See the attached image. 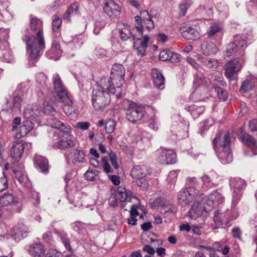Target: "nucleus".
<instances>
[{
  "label": "nucleus",
  "instance_id": "obj_6",
  "mask_svg": "<svg viewBox=\"0 0 257 257\" xmlns=\"http://www.w3.org/2000/svg\"><path fill=\"white\" fill-rule=\"evenodd\" d=\"M125 69L122 65L115 63L113 64L110 72V79L115 84L116 87H121L124 83Z\"/></svg>",
  "mask_w": 257,
  "mask_h": 257
},
{
  "label": "nucleus",
  "instance_id": "obj_57",
  "mask_svg": "<svg viewBox=\"0 0 257 257\" xmlns=\"http://www.w3.org/2000/svg\"><path fill=\"white\" fill-rule=\"evenodd\" d=\"M102 164L103 169L106 173L112 172V169L109 164L107 162V159L105 158H103L102 159Z\"/></svg>",
  "mask_w": 257,
  "mask_h": 257
},
{
  "label": "nucleus",
  "instance_id": "obj_3",
  "mask_svg": "<svg viewBox=\"0 0 257 257\" xmlns=\"http://www.w3.org/2000/svg\"><path fill=\"white\" fill-rule=\"evenodd\" d=\"M91 102L96 110L102 111L107 108L110 104V94L105 90L94 89L92 91Z\"/></svg>",
  "mask_w": 257,
  "mask_h": 257
},
{
  "label": "nucleus",
  "instance_id": "obj_35",
  "mask_svg": "<svg viewBox=\"0 0 257 257\" xmlns=\"http://www.w3.org/2000/svg\"><path fill=\"white\" fill-rule=\"evenodd\" d=\"M222 30V27L220 24L216 22L212 23L208 29L207 35L209 37H211L221 32Z\"/></svg>",
  "mask_w": 257,
  "mask_h": 257
},
{
  "label": "nucleus",
  "instance_id": "obj_41",
  "mask_svg": "<svg viewBox=\"0 0 257 257\" xmlns=\"http://www.w3.org/2000/svg\"><path fill=\"white\" fill-rule=\"evenodd\" d=\"M219 190L212 191L209 195L210 197L212 199L215 203H217L218 204L222 203L225 200L224 197L222 194L219 191Z\"/></svg>",
  "mask_w": 257,
  "mask_h": 257
},
{
  "label": "nucleus",
  "instance_id": "obj_55",
  "mask_svg": "<svg viewBox=\"0 0 257 257\" xmlns=\"http://www.w3.org/2000/svg\"><path fill=\"white\" fill-rule=\"evenodd\" d=\"M186 185L188 186H193L194 188L199 187V184L198 183L197 179L195 177H188L186 180Z\"/></svg>",
  "mask_w": 257,
  "mask_h": 257
},
{
  "label": "nucleus",
  "instance_id": "obj_16",
  "mask_svg": "<svg viewBox=\"0 0 257 257\" xmlns=\"http://www.w3.org/2000/svg\"><path fill=\"white\" fill-rule=\"evenodd\" d=\"M150 169L144 165L134 166L131 170V175L134 178L146 177L150 174Z\"/></svg>",
  "mask_w": 257,
  "mask_h": 257
},
{
  "label": "nucleus",
  "instance_id": "obj_30",
  "mask_svg": "<svg viewBox=\"0 0 257 257\" xmlns=\"http://www.w3.org/2000/svg\"><path fill=\"white\" fill-rule=\"evenodd\" d=\"M34 161L42 172L46 173L48 172V161L46 158L40 155H35Z\"/></svg>",
  "mask_w": 257,
  "mask_h": 257
},
{
  "label": "nucleus",
  "instance_id": "obj_50",
  "mask_svg": "<svg viewBox=\"0 0 257 257\" xmlns=\"http://www.w3.org/2000/svg\"><path fill=\"white\" fill-rule=\"evenodd\" d=\"M43 110L46 114L54 115L56 114V111L54 107L47 103L44 104Z\"/></svg>",
  "mask_w": 257,
  "mask_h": 257
},
{
  "label": "nucleus",
  "instance_id": "obj_32",
  "mask_svg": "<svg viewBox=\"0 0 257 257\" xmlns=\"http://www.w3.org/2000/svg\"><path fill=\"white\" fill-rule=\"evenodd\" d=\"M229 185L231 188L234 189V190L238 192H240L246 186L244 180L238 177L230 178L229 179Z\"/></svg>",
  "mask_w": 257,
  "mask_h": 257
},
{
  "label": "nucleus",
  "instance_id": "obj_4",
  "mask_svg": "<svg viewBox=\"0 0 257 257\" xmlns=\"http://www.w3.org/2000/svg\"><path fill=\"white\" fill-rule=\"evenodd\" d=\"M230 137L229 133H227L223 137V140L220 145L221 150L217 156L221 162L223 164H228L232 160V155L230 149Z\"/></svg>",
  "mask_w": 257,
  "mask_h": 257
},
{
  "label": "nucleus",
  "instance_id": "obj_7",
  "mask_svg": "<svg viewBox=\"0 0 257 257\" xmlns=\"http://www.w3.org/2000/svg\"><path fill=\"white\" fill-rule=\"evenodd\" d=\"M241 63H243L242 59H234L225 64L224 75L230 81L235 79L236 74L241 70Z\"/></svg>",
  "mask_w": 257,
  "mask_h": 257
},
{
  "label": "nucleus",
  "instance_id": "obj_29",
  "mask_svg": "<svg viewBox=\"0 0 257 257\" xmlns=\"http://www.w3.org/2000/svg\"><path fill=\"white\" fill-rule=\"evenodd\" d=\"M201 50L206 56L215 54L217 52V48L215 44L211 42H205L201 45Z\"/></svg>",
  "mask_w": 257,
  "mask_h": 257
},
{
  "label": "nucleus",
  "instance_id": "obj_54",
  "mask_svg": "<svg viewBox=\"0 0 257 257\" xmlns=\"http://www.w3.org/2000/svg\"><path fill=\"white\" fill-rule=\"evenodd\" d=\"M73 229L81 233H83V230L84 229V224L80 221H76L72 224Z\"/></svg>",
  "mask_w": 257,
  "mask_h": 257
},
{
  "label": "nucleus",
  "instance_id": "obj_56",
  "mask_svg": "<svg viewBox=\"0 0 257 257\" xmlns=\"http://www.w3.org/2000/svg\"><path fill=\"white\" fill-rule=\"evenodd\" d=\"M140 204V201L139 200L138 203H136L135 202H132L130 204V213L131 216H136L138 215L139 212L137 211V207L138 205Z\"/></svg>",
  "mask_w": 257,
  "mask_h": 257
},
{
  "label": "nucleus",
  "instance_id": "obj_22",
  "mask_svg": "<svg viewBox=\"0 0 257 257\" xmlns=\"http://www.w3.org/2000/svg\"><path fill=\"white\" fill-rule=\"evenodd\" d=\"M18 203V198L10 193H5L0 196V206H13Z\"/></svg>",
  "mask_w": 257,
  "mask_h": 257
},
{
  "label": "nucleus",
  "instance_id": "obj_31",
  "mask_svg": "<svg viewBox=\"0 0 257 257\" xmlns=\"http://www.w3.org/2000/svg\"><path fill=\"white\" fill-rule=\"evenodd\" d=\"M177 211L176 206L169 201L163 203L161 205V212L167 217L174 215Z\"/></svg>",
  "mask_w": 257,
  "mask_h": 257
},
{
  "label": "nucleus",
  "instance_id": "obj_1",
  "mask_svg": "<svg viewBox=\"0 0 257 257\" xmlns=\"http://www.w3.org/2000/svg\"><path fill=\"white\" fill-rule=\"evenodd\" d=\"M30 31L36 33V37L25 35L23 38L27 46L28 51L31 58L39 57L45 49V41L43 32V22L34 15H30Z\"/></svg>",
  "mask_w": 257,
  "mask_h": 257
},
{
  "label": "nucleus",
  "instance_id": "obj_9",
  "mask_svg": "<svg viewBox=\"0 0 257 257\" xmlns=\"http://www.w3.org/2000/svg\"><path fill=\"white\" fill-rule=\"evenodd\" d=\"M157 159L162 164H173L176 162V155L172 150L160 149L157 152Z\"/></svg>",
  "mask_w": 257,
  "mask_h": 257
},
{
  "label": "nucleus",
  "instance_id": "obj_13",
  "mask_svg": "<svg viewBox=\"0 0 257 257\" xmlns=\"http://www.w3.org/2000/svg\"><path fill=\"white\" fill-rule=\"evenodd\" d=\"M139 37L136 38L134 42V46L135 50L137 51V53L138 55H144L146 49L148 47V43L150 40V38L147 35H145L143 37V40L140 38V36L139 34Z\"/></svg>",
  "mask_w": 257,
  "mask_h": 257
},
{
  "label": "nucleus",
  "instance_id": "obj_45",
  "mask_svg": "<svg viewBox=\"0 0 257 257\" xmlns=\"http://www.w3.org/2000/svg\"><path fill=\"white\" fill-rule=\"evenodd\" d=\"M136 22L138 24V26H136L133 29V31H136L139 34L140 36L143 35V26L142 25L143 19L141 16H136L135 18Z\"/></svg>",
  "mask_w": 257,
  "mask_h": 257
},
{
  "label": "nucleus",
  "instance_id": "obj_15",
  "mask_svg": "<svg viewBox=\"0 0 257 257\" xmlns=\"http://www.w3.org/2000/svg\"><path fill=\"white\" fill-rule=\"evenodd\" d=\"M25 146L21 141H16L13 143L11 150V156L15 162H18L21 158Z\"/></svg>",
  "mask_w": 257,
  "mask_h": 257
},
{
  "label": "nucleus",
  "instance_id": "obj_61",
  "mask_svg": "<svg viewBox=\"0 0 257 257\" xmlns=\"http://www.w3.org/2000/svg\"><path fill=\"white\" fill-rule=\"evenodd\" d=\"M47 77L43 73H39L36 76V80L41 84H45Z\"/></svg>",
  "mask_w": 257,
  "mask_h": 257
},
{
  "label": "nucleus",
  "instance_id": "obj_2",
  "mask_svg": "<svg viewBox=\"0 0 257 257\" xmlns=\"http://www.w3.org/2000/svg\"><path fill=\"white\" fill-rule=\"evenodd\" d=\"M53 81L54 89L59 100L64 105L63 108L64 111L67 114H70L72 111L71 107L73 104L71 95L68 93L66 88L63 85L60 77L58 74L53 75Z\"/></svg>",
  "mask_w": 257,
  "mask_h": 257
},
{
  "label": "nucleus",
  "instance_id": "obj_63",
  "mask_svg": "<svg viewBox=\"0 0 257 257\" xmlns=\"http://www.w3.org/2000/svg\"><path fill=\"white\" fill-rule=\"evenodd\" d=\"M109 157L113 167L115 169H117L119 166L117 162L116 155L114 153L111 152L109 154Z\"/></svg>",
  "mask_w": 257,
  "mask_h": 257
},
{
  "label": "nucleus",
  "instance_id": "obj_38",
  "mask_svg": "<svg viewBox=\"0 0 257 257\" xmlns=\"http://www.w3.org/2000/svg\"><path fill=\"white\" fill-rule=\"evenodd\" d=\"M242 142L251 148H257V142L252 136L246 134H243L241 136Z\"/></svg>",
  "mask_w": 257,
  "mask_h": 257
},
{
  "label": "nucleus",
  "instance_id": "obj_48",
  "mask_svg": "<svg viewBox=\"0 0 257 257\" xmlns=\"http://www.w3.org/2000/svg\"><path fill=\"white\" fill-rule=\"evenodd\" d=\"M202 205L204 206V209L206 210L207 213L213 209L214 205V202L212 199H211L209 195L207 199H206L202 204Z\"/></svg>",
  "mask_w": 257,
  "mask_h": 257
},
{
  "label": "nucleus",
  "instance_id": "obj_52",
  "mask_svg": "<svg viewBox=\"0 0 257 257\" xmlns=\"http://www.w3.org/2000/svg\"><path fill=\"white\" fill-rule=\"evenodd\" d=\"M236 44L234 43H230L227 46L226 50L225 51V56L229 57L233 54L236 51Z\"/></svg>",
  "mask_w": 257,
  "mask_h": 257
},
{
  "label": "nucleus",
  "instance_id": "obj_33",
  "mask_svg": "<svg viewBox=\"0 0 257 257\" xmlns=\"http://www.w3.org/2000/svg\"><path fill=\"white\" fill-rule=\"evenodd\" d=\"M13 171L15 177L21 184L25 183L27 180V177L25 173L24 166L23 165H20L19 170H18L16 166H14L13 169Z\"/></svg>",
  "mask_w": 257,
  "mask_h": 257
},
{
  "label": "nucleus",
  "instance_id": "obj_39",
  "mask_svg": "<svg viewBox=\"0 0 257 257\" xmlns=\"http://www.w3.org/2000/svg\"><path fill=\"white\" fill-rule=\"evenodd\" d=\"M249 34L245 33L244 34L237 35L235 36L234 41L237 43L241 47H246L247 44V40Z\"/></svg>",
  "mask_w": 257,
  "mask_h": 257
},
{
  "label": "nucleus",
  "instance_id": "obj_8",
  "mask_svg": "<svg viewBox=\"0 0 257 257\" xmlns=\"http://www.w3.org/2000/svg\"><path fill=\"white\" fill-rule=\"evenodd\" d=\"M116 196L121 202V207L124 208L127 204L135 202L139 203V199L134 196H133L132 192L123 188H118L116 191Z\"/></svg>",
  "mask_w": 257,
  "mask_h": 257
},
{
  "label": "nucleus",
  "instance_id": "obj_64",
  "mask_svg": "<svg viewBox=\"0 0 257 257\" xmlns=\"http://www.w3.org/2000/svg\"><path fill=\"white\" fill-rule=\"evenodd\" d=\"M46 257H62L61 253L56 250H49L46 254Z\"/></svg>",
  "mask_w": 257,
  "mask_h": 257
},
{
  "label": "nucleus",
  "instance_id": "obj_24",
  "mask_svg": "<svg viewBox=\"0 0 257 257\" xmlns=\"http://www.w3.org/2000/svg\"><path fill=\"white\" fill-rule=\"evenodd\" d=\"M152 76L155 86L159 89L164 88V77L160 70L154 68L152 70Z\"/></svg>",
  "mask_w": 257,
  "mask_h": 257
},
{
  "label": "nucleus",
  "instance_id": "obj_43",
  "mask_svg": "<svg viewBox=\"0 0 257 257\" xmlns=\"http://www.w3.org/2000/svg\"><path fill=\"white\" fill-rule=\"evenodd\" d=\"M140 104H137L128 99H124L122 102V107L124 109L127 110V112L134 109Z\"/></svg>",
  "mask_w": 257,
  "mask_h": 257
},
{
  "label": "nucleus",
  "instance_id": "obj_20",
  "mask_svg": "<svg viewBox=\"0 0 257 257\" xmlns=\"http://www.w3.org/2000/svg\"><path fill=\"white\" fill-rule=\"evenodd\" d=\"M68 160L71 161L74 165H78L86 161L85 156L83 151L74 149L70 152Z\"/></svg>",
  "mask_w": 257,
  "mask_h": 257
},
{
  "label": "nucleus",
  "instance_id": "obj_60",
  "mask_svg": "<svg viewBox=\"0 0 257 257\" xmlns=\"http://www.w3.org/2000/svg\"><path fill=\"white\" fill-rule=\"evenodd\" d=\"M241 195L239 193V192H238L236 190H233L232 192V204L233 205L235 206L237 203L238 202Z\"/></svg>",
  "mask_w": 257,
  "mask_h": 257
},
{
  "label": "nucleus",
  "instance_id": "obj_47",
  "mask_svg": "<svg viewBox=\"0 0 257 257\" xmlns=\"http://www.w3.org/2000/svg\"><path fill=\"white\" fill-rule=\"evenodd\" d=\"M97 173V171L96 170L87 171L84 174V177L88 181H95L98 179V178Z\"/></svg>",
  "mask_w": 257,
  "mask_h": 257
},
{
  "label": "nucleus",
  "instance_id": "obj_62",
  "mask_svg": "<svg viewBox=\"0 0 257 257\" xmlns=\"http://www.w3.org/2000/svg\"><path fill=\"white\" fill-rule=\"evenodd\" d=\"M224 217L220 210H217L213 217V220L216 223H220L222 221V218Z\"/></svg>",
  "mask_w": 257,
  "mask_h": 257
},
{
  "label": "nucleus",
  "instance_id": "obj_10",
  "mask_svg": "<svg viewBox=\"0 0 257 257\" xmlns=\"http://www.w3.org/2000/svg\"><path fill=\"white\" fill-rule=\"evenodd\" d=\"M103 8L104 13L111 19L116 18L120 14V8L113 0H105Z\"/></svg>",
  "mask_w": 257,
  "mask_h": 257
},
{
  "label": "nucleus",
  "instance_id": "obj_34",
  "mask_svg": "<svg viewBox=\"0 0 257 257\" xmlns=\"http://www.w3.org/2000/svg\"><path fill=\"white\" fill-rule=\"evenodd\" d=\"M257 81H255L253 79L246 80L244 81L239 88V91L241 93H245L247 91L251 90L255 86L256 87Z\"/></svg>",
  "mask_w": 257,
  "mask_h": 257
},
{
  "label": "nucleus",
  "instance_id": "obj_51",
  "mask_svg": "<svg viewBox=\"0 0 257 257\" xmlns=\"http://www.w3.org/2000/svg\"><path fill=\"white\" fill-rule=\"evenodd\" d=\"M136 183L137 186L140 187L142 189H146L148 188L149 183L146 179V177L136 178Z\"/></svg>",
  "mask_w": 257,
  "mask_h": 257
},
{
  "label": "nucleus",
  "instance_id": "obj_14",
  "mask_svg": "<svg viewBox=\"0 0 257 257\" xmlns=\"http://www.w3.org/2000/svg\"><path fill=\"white\" fill-rule=\"evenodd\" d=\"M144 112V105L140 104L136 108L126 112V118L130 121L135 123L143 117Z\"/></svg>",
  "mask_w": 257,
  "mask_h": 257
},
{
  "label": "nucleus",
  "instance_id": "obj_19",
  "mask_svg": "<svg viewBox=\"0 0 257 257\" xmlns=\"http://www.w3.org/2000/svg\"><path fill=\"white\" fill-rule=\"evenodd\" d=\"M49 124L55 129L60 131V133H68L71 131V128L67 123L61 122L56 117L51 118L48 120Z\"/></svg>",
  "mask_w": 257,
  "mask_h": 257
},
{
  "label": "nucleus",
  "instance_id": "obj_46",
  "mask_svg": "<svg viewBox=\"0 0 257 257\" xmlns=\"http://www.w3.org/2000/svg\"><path fill=\"white\" fill-rule=\"evenodd\" d=\"M215 91L217 93L218 98L223 101H225L227 99L228 93L226 91L223 90L221 87L216 86L214 87Z\"/></svg>",
  "mask_w": 257,
  "mask_h": 257
},
{
  "label": "nucleus",
  "instance_id": "obj_28",
  "mask_svg": "<svg viewBox=\"0 0 257 257\" xmlns=\"http://www.w3.org/2000/svg\"><path fill=\"white\" fill-rule=\"evenodd\" d=\"M46 55L50 59L58 60L61 55V51L59 44L57 42L54 41L51 49L47 52Z\"/></svg>",
  "mask_w": 257,
  "mask_h": 257
},
{
  "label": "nucleus",
  "instance_id": "obj_12",
  "mask_svg": "<svg viewBox=\"0 0 257 257\" xmlns=\"http://www.w3.org/2000/svg\"><path fill=\"white\" fill-rule=\"evenodd\" d=\"M70 132L64 133L61 136V139L58 142V147L59 149L64 150L75 146L76 141L75 138L70 134Z\"/></svg>",
  "mask_w": 257,
  "mask_h": 257
},
{
  "label": "nucleus",
  "instance_id": "obj_23",
  "mask_svg": "<svg viewBox=\"0 0 257 257\" xmlns=\"http://www.w3.org/2000/svg\"><path fill=\"white\" fill-rule=\"evenodd\" d=\"M28 251L30 254L34 257H46V256L45 246L40 243L31 245Z\"/></svg>",
  "mask_w": 257,
  "mask_h": 257
},
{
  "label": "nucleus",
  "instance_id": "obj_18",
  "mask_svg": "<svg viewBox=\"0 0 257 257\" xmlns=\"http://www.w3.org/2000/svg\"><path fill=\"white\" fill-rule=\"evenodd\" d=\"M159 59L163 61H169L172 63H177L180 61V55L176 52L165 49L160 52Z\"/></svg>",
  "mask_w": 257,
  "mask_h": 257
},
{
  "label": "nucleus",
  "instance_id": "obj_25",
  "mask_svg": "<svg viewBox=\"0 0 257 257\" xmlns=\"http://www.w3.org/2000/svg\"><path fill=\"white\" fill-rule=\"evenodd\" d=\"M35 124L30 120H26L23 122L20 127L19 132L16 134L18 138H21L27 135L34 127Z\"/></svg>",
  "mask_w": 257,
  "mask_h": 257
},
{
  "label": "nucleus",
  "instance_id": "obj_27",
  "mask_svg": "<svg viewBox=\"0 0 257 257\" xmlns=\"http://www.w3.org/2000/svg\"><path fill=\"white\" fill-rule=\"evenodd\" d=\"M182 36L187 40H196L199 36V33L194 28L188 27L181 29Z\"/></svg>",
  "mask_w": 257,
  "mask_h": 257
},
{
  "label": "nucleus",
  "instance_id": "obj_21",
  "mask_svg": "<svg viewBox=\"0 0 257 257\" xmlns=\"http://www.w3.org/2000/svg\"><path fill=\"white\" fill-rule=\"evenodd\" d=\"M97 84L100 87L103 89V90H106L109 93L113 94L115 92V84L112 82L110 78L102 77L97 82Z\"/></svg>",
  "mask_w": 257,
  "mask_h": 257
},
{
  "label": "nucleus",
  "instance_id": "obj_5",
  "mask_svg": "<svg viewBox=\"0 0 257 257\" xmlns=\"http://www.w3.org/2000/svg\"><path fill=\"white\" fill-rule=\"evenodd\" d=\"M197 194L196 189L194 187H189L182 189L177 194L179 204L182 207L188 205L195 199Z\"/></svg>",
  "mask_w": 257,
  "mask_h": 257
},
{
  "label": "nucleus",
  "instance_id": "obj_58",
  "mask_svg": "<svg viewBox=\"0 0 257 257\" xmlns=\"http://www.w3.org/2000/svg\"><path fill=\"white\" fill-rule=\"evenodd\" d=\"M62 20L59 18H55L52 22V29L54 31L58 30L61 26Z\"/></svg>",
  "mask_w": 257,
  "mask_h": 257
},
{
  "label": "nucleus",
  "instance_id": "obj_53",
  "mask_svg": "<svg viewBox=\"0 0 257 257\" xmlns=\"http://www.w3.org/2000/svg\"><path fill=\"white\" fill-rule=\"evenodd\" d=\"M214 80L219 83V85L224 87L226 86L225 82L223 80L222 75L220 72H215L213 76Z\"/></svg>",
  "mask_w": 257,
  "mask_h": 257
},
{
  "label": "nucleus",
  "instance_id": "obj_26",
  "mask_svg": "<svg viewBox=\"0 0 257 257\" xmlns=\"http://www.w3.org/2000/svg\"><path fill=\"white\" fill-rule=\"evenodd\" d=\"M7 110L13 109L16 110H20L22 105L24 104L23 99L19 95H15L13 97L12 101H7Z\"/></svg>",
  "mask_w": 257,
  "mask_h": 257
},
{
  "label": "nucleus",
  "instance_id": "obj_42",
  "mask_svg": "<svg viewBox=\"0 0 257 257\" xmlns=\"http://www.w3.org/2000/svg\"><path fill=\"white\" fill-rule=\"evenodd\" d=\"M79 5L77 3H74L71 5L67 12L64 15V19L68 20H70L71 15H75L78 13Z\"/></svg>",
  "mask_w": 257,
  "mask_h": 257
},
{
  "label": "nucleus",
  "instance_id": "obj_44",
  "mask_svg": "<svg viewBox=\"0 0 257 257\" xmlns=\"http://www.w3.org/2000/svg\"><path fill=\"white\" fill-rule=\"evenodd\" d=\"M203 62L207 68L212 70L216 69L218 67V62L214 59H206Z\"/></svg>",
  "mask_w": 257,
  "mask_h": 257
},
{
  "label": "nucleus",
  "instance_id": "obj_11",
  "mask_svg": "<svg viewBox=\"0 0 257 257\" xmlns=\"http://www.w3.org/2000/svg\"><path fill=\"white\" fill-rule=\"evenodd\" d=\"M31 232L30 228L23 224H18L14 229V233L10 234V239H14L16 242L19 241L22 238L27 237Z\"/></svg>",
  "mask_w": 257,
  "mask_h": 257
},
{
  "label": "nucleus",
  "instance_id": "obj_59",
  "mask_svg": "<svg viewBox=\"0 0 257 257\" xmlns=\"http://www.w3.org/2000/svg\"><path fill=\"white\" fill-rule=\"evenodd\" d=\"M3 175V176L0 178V191H4L7 189L8 186L7 179L4 174Z\"/></svg>",
  "mask_w": 257,
  "mask_h": 257
},
{
  "label": "nucleus",
  "instance_id": "obj_36",
  "mask_svg": "<svg viewBox=\"0 0 257 257\" xmlns=\"http://www.w3.org/2000/svg\"><path fill=\"white\" fill-rule=\"evenodd\" d=\"M135 31H133V29L131 31L130 29L127 27H125L122 30H119V35L122 40L126 41L132 36L133 40H135L136 36L133 33Z\"/></svg>",
  "mask_w": 257,
  "mask_h": 257
},
{
  "label": "nucleus",
  "instance_id": "obj_17",
  "mask_svg": "<svg viewBox=\"0 0 257 257\" xmlns=\"http://www.w3.org/2000/svg\"><path fill=\"white\" fill-rule=\"evenodd\" d=\"M207 214L206 210L202 203L194 202L191 208L188 212V216L193 219H195L199 216Z\"/></svg>",
  "mask_w": 257,
  "mask_h": 257
},
{
  "label": "nucleus",
  "instance_id": "obj_40",
  "mask_svg": "<svg viewBox=\"0 0 257 257\" xmlns=\"http://www.w3.org/2000/svg\"><path fill=\"white\" fill-rule=\"evenodd\" d=\"M202 182V188L204 189H208L213 187L214 183L207 175L204 174L200 177Z\"/></svg>",
  "mask_w": 257,
  "mask_h": 257
},
{
  "label": "nucleus",
  "instance_id": "obj_49",
  "mask_svg": "<svg viewBox=\"0 0 257 257\" xmlns=\"http://www.w3.org/2000/svg\"><path fill=\"white\" fill-rule=\"evenodd\" d=\"M116 126L115 121L112 119H109L105 123V131L107 133L111 134L114 130Z\"/></svg>",
  "mask_w": 257,
  "mask_h": 257
},
{
  "label": "nucleus",
  "instance_id": "obj_37",
  "mask_svg": "<svg viewBox=\"0 0 257 257\" xmlns=\"http://www.w3.org/2000/svg\"><path fill=\"white\" fill-rule=\"evenodd\" d=\"M209 82V79L205 77L202 73H198L195 75L194 84L196 87L206 86Z\"/></svg>",
  "mask_w": 257,
  "mask_h": 257
}]
</instances>
